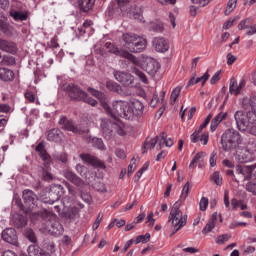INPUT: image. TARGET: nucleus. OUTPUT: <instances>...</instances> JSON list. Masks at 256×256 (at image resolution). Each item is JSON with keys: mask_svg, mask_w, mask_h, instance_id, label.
<instances>
[{"mask_svg": "<svg viewBox=\"0 0 256 256\" xmlns=\"http://www.w3.org/2000/svg\"><path fill=\"white\" fill-rule=\"evenodd\" d=\"M235 7H237V0H229L224 12L225 15H231V12L233 9H235Z\"/></svg>", "mask_w": 256, "mask_h": 256, "instance_id": "nucleus-43", "label": "nucleus"}, {"mask_svg": "<svg viewBox=\"0 0 256 256\" xmlns=\"http://www.w3.org/2000/svg\"><path fill=\"white\" fill-rule=\"evenodd\" d=\"M131 107L133 109V115L134 117H142L143 116V111H145V105L143 102L139 100H134L131 102Z\"/></svg>", "mask_w": 256, "mask_h": 256, "instance_id": "nucleus-24", "label": "nucleus"}, {"mask_svg": "<svg viewBox=\"0 0 256 256\" xmlns=\"http://www.w3.org/2000/svg\"><path fill=\"white\" fill-rule=\"evenodd\" d=\"M15 57L11 56V55H4L0 65H4L6 67H9L11 65H15Z\"/></svg>", "mask_w": 256, "mask_h": 256, "instance_id": "nucleus-36", "label": "nucleus"}, {"mask_svg": "<svg viewBox=\"0 0 256 256\" xmlns=\"http://www.w3.org/2000/svg\"><path fill=\"white\" fill-rule=\"evenodd\" d=\"M106 49H108L109 53H114L115 55H120V57H124V59H128V61H132L134 65H139V59L135 57L133 54L127 51H120L117 47H115L112 43L107 42L105 44Z\"/></svg>", "mask_w": 256, "mask_h": 256, "instance_id": "nucleus-10", "label": "nucleus"}, {"mask_svg": "<svg viewBox=\"0 0 256 256\" xmlns=\"http://www.w3.org/2000/svg\"><path fill=\"white\" fill-rule=\"evenodd\" d=\"M217 217H219V214L217 212H214L208 223L205 225V227L202 230L203 235H207V233H211L213 229H215V223H217Z\"/></svg>", "mask_w": 256, "mask_h": 256, "instance_id": "nucleus-25", "label": "nucleus"}, {"mask_svg": "<svg viewBox=\"0 0 256 256\" xmlns=\"http://www.w3.org/2000/svg\"><path fill=\"white\" fill-rule=\"evenodd\" d=\"M209 79V72H206L203 76L196 78L195 83H201L202 81V86L205 85L207 80Z\"/></svg>", "mask_w": 256, "mask_h": 256, "instance_id": "nucleus-57", "label": "nucleus"}, {"mask_svg": "<svg viewBox=\"0 0 256 256\" xmlns=\"http://www.w3.org/2000/svg\"><path fill=\"white\" fill-rule=\"evenodd\" d=\"M123 17L143 21V9L137 5L131 6V0H116Z\"/></svg>", "mask_w": 256, "mask_h": 256, "instance_id": "nucleus-7", "label": "nucleus"}, {"mask_svg": "<svg viewBox=\"0 0 256 256\" xmlns=\"http://www.w3.org/2000/svg\"><path fill=\"white\" fill-rule=\"evenodd\" d=\"M84 103H88V105H91L92 107H95L97 105V100L89 97V95L86 93V97L82 99Z\"/></svg>", "mask_w": 256, "mask_h": 256, "instance_id": "nucleus-54", "label": "nucleus"}, {"mask_svg": "<svg viewBox=\"0 0 256 256\" xmlns=\"http://www.w3.org/2000/svg\"><path fill=\"white\" fill-rule=\"evenodd\" d=\"M29 256H39L41 254V247L37 244H32L27 249Z\"/></svg>", "mask_w": 256, "mask_h": 256, "instance_id": "nucleus-35", "label": "nucleus"}, {"mask_svg": "<svg viewBox=\"0 0 256 256\" xmlns=\"http://www.w3.org/2000/svg\"><path fill=\"white\" fill-rule=\"evenodd\" d=\"M43 179H44V181H53V174H51L47 170H44L43 171Z\"/></svg>", "mask_w": 256, "mask_h": 256, "instance_id": "nucleus-62", "label": "nucleus"}, {"mask_svg": "<svg viewBox=\"0 0 256 256\" xmlns=\"http://www.w3.org/2000/svg\"><path fill=\"white\" fill-rule=\"evenodd\" d=\"M238 29L239 31H243V29H248L246 31V35H255L256 33V24H253V18H246L244 20H242L239 24H238Z\"/></svg>", "mask_w": 256, "mask_h": 256, "instance_id": "nucleus-15", "label": "nucleus"}, {"mask_svg": "<svg viewBox=\"0 0 256 256\" xmlns=\"http://www.w3.org/2000/svg\"><path fill=\"white\" fill-rule=\"evenodd\" d=\"M226 118H227V112H220L217 116L214 117V119L219 123H221Z\"/></svg>", "mask_w": 256, "mask_h": 256, "instance_id": "nucleus-60", "label": "nucleus"}, {"mask_svg": "<svg viewBox=\"0 0 256 256\" xmlns=\"http://www.w3.org/2000/svg\"><path fill=\"white\" fill-rule=\"evenodd\" d=\"M2 239L6 241V243H10V245H14L17 247L19 242H17V231L14 228H6L2 232Z\"/></svg>", "mask_w": 256, "mask_h": 256, "instance_id": "nucleus-13", "label": "nucleus"}, {"mask_svg": "<svg viewBox=\"0 0 256 256\" xmlns=\"http://www.w3.org/2000/svg\"><path fill=\"white\" fill-rule=\"evenodd\" d=\"M179 95H181V86H177L172 91V94H171L172 105H175V103L177 102V99H179Z\"/></svg>", "mask_w": 256, "mask_h": 256, "instance_id": "nucleus-38", "label": "nucleus"}, {"mask_svg": "<svg viewBox=\"0 0 256 256\" xmlns=\"http://www.w3.org/2000/svg\"><path fill=\"white\" fill-rule=\"evenodd\" d=\"M158 103H163V99H159V95L154 94L150 102V107L155 108Z\"/></svg>", "mask_w": 256, "mask_h": 256, "instance_id": "nucleus-51", "label": "nucleus"}, {"mask_svg": "<svg viewBox=\"0 0 256 256\" xmlns=\"http://www.w3.org/2000/svg\"><path fill=\"white\" fill-rule=\"evenodd\" d=\"M106 87L107 89H109V91H114V93L119 92V90L121 89V86H119L116 82L108 80L106 82Z\"/></svg>", "mask_w": 256, "mask_h": 256, "instance_id": "nucleus-40", "label": "nucleus"}, {"mask_svg": "<svg viewBox=\"0 0 256 256\" xmlns=\"http://www.w3.org/2000/svg\"><path fill=\"white\" fill-rule=\"evenodd\" d=\"M231 238V234H222L216 238V243L218 245H225L227 241Z\"/></svg>", "mask_w": 256, "mask_h": 256, "instance_id": "nucleus-44", "label": "nucleus"}, {"mask_svg": "<svg viewBox=\"0 0 256 256\" xmlns=\"http://www.w3.org/2000/svg\"><path fill=\"white\" fill-rule=\"evenodd\" d=\"M57 161H61V163H67V154L61 153L56 156Z\"/></svg>", "mask_w": 256, "mask_h": 256, "instance_id": "nucleus-64", "label": "nucleus"}, {"mask_svg": "<svg viewBox=\"0 0 256 256\" xmlns=\"http://www.w3.org/2000/svg\"><path fill=\"white\" fill-rule=\"evenodd\" d=\"M0 49L1 51H5V53L15 55V53H17V44L0 38Z\"/></svg>", "mask_w": 256, "mask_h": 256, "instance_id": "nucleus-21", "label": "nucleus"}, {"mask_svg": "<svg viewBox=\"0 0 256 256\" xmlns=\"http://www.w3.org/2000/svg\"><path fill=\"white\" fill-rule=\"evenodd\" d=\"M80 158L84 163L92 165V167H98L99 169H105V163L99 160L97 157L90 154H80Z\"/></svg>", "mask_w": 256, "mask_h": 256, "instance_id": "nucleus-16", "label": "nucleus"}, {"mask_svg": "<svg viewBox=\"0 0 256 256\" xmlns=\"http://www.w3.org/2000/svg\"><path fill=\"white\" fill-rule=\"evenodd\" d=\"M0 31L5 35H9L11 33V26L7 24V22L0 19Z\"/></svg>", "mask_w": 256, "mask_h": 256, "instance_id": "nucleus-45", "label": "nucleus"}, {"mask_svg": "<svg viewBox=\"0 0 256 256\" xmlns=\"http://www.w3.org/2000/svg\"><path fill=\"white\" fill-rule=\"evenodd\" d=\"M221 143L224 151H235L243 143V138L237 130L228 129L223 133Z\"/></svg>", "mask_w": 256, "mask_h": 256, "instance_id": "nucleus-5", "label": "nucleus"}, {"mask_svg": "<svg viewBox=\"0 0 256 256\" xmlns=\"http://www.w3.org/2000/svg\"><path fill=\"white\" fill-rule=\"evenodd\" d=\"M242 109H244L246 113L242 110H238L234 114L237 129L242 133L248 131L250 135L256 137V96H252L250 99L244 98L242 101Z\"/></svg>", "mask_w": 256, "mask_h": 256, "instance_id": "nucleus-2", "label": "nucleus"}, {"mask_svg": "<svg viewBox=\"0 0 256 256\" xmlns=\"http://www.w3.org/2000/svg\"><path fill=\"white\" fill-rule=\"evenodd\" d=\"M209 206V199L207 197H202L200 200V211H207Z\"/></svg>", "mask_w": 256, "mask_h": 256, "instance_id": "nucleus-52", "label": "nucleus"}, {"mask_svg": "<svg viewBox=\"0 0 256 256\" xmlns=\"http://www.w3.org/2000/svg\"><path fill=\"white\" fill-rule=\"evenodd\" d=\"M114 77L116 81H119V83H122L124 87H131L134 81L133 75L125 71L114 72Z\"/></svg>", "mask_w": 256, "mask_h": 256, "instance_id": "nucleus-11", "label": "nucleus"}, {"mask_svg": "<svg viewBox=\"0 0 256 256\" xmlns=\"http://www.w3.org/2000/svg\"><path fill=\"white\" fill-rule=\"evenodd\" d=\"M14 225L18 229H23L27 225V217L23 215H18L14 220Z\"/></svg>", "mask_w": 256, "mask_h": 256, "instance_id": "nucleus-32", "label": "nucleus"}, {"mask_svg": "<svg viewBox=\"0 0 256 256\" xmlns=\"http://www.w3.org/2000/svg\"><path fill=\"white\" fill-rule=\"evenodd\" d=\"M133 73H135L137 75V77H139V79L142 81V83H146V84L149 83L147 76L141 70L134 68Z\"/></svg>", "mask_w": 256, "mask_h": 256, "instance_id": "nucleus-46", "label": "nucleus"}, {"mask_svg": "<svg viewBox=\"0 0 256 256\" xmlns=\"http://www.w3.org/2000/svg\"><path fill=\"white\" fill-rule=\"evenodd\" d=\"M88 93L93 95V97H96V99H99L103 109L109 116L112 117L113 120L108 122V125H111L112 129H114L118 135L125 137V135H127V126H125L119 117L128 121L133 119V106H131V104L127 101L117 100L113 102L111 108L109 104L103 100L105 99V94H103V92L95 90L94 88H88Z\"/></svg>", "mask_w": 256, "mask_h": 256, "instance_id": "nucleus-1", "label": "nucleus"}, {"mask_svg": "<svg viewBox=\"0 0 256 256\" xmlns=\"http://www.w3.org/2000/svg\"><path fill=\"white\" fill-rule=\"evenodd\" d=\"M9 15L14 19L17 23L27 21L29 19V13L23 12L21 10H17L15 8H11L9 10Z\"/></svg>", "mask_w": 256, "mask_h": 256, "instance_id": "nucleus-22", "label": "nucleus"}, {"mask_svg": "<svg viewBox=\"0 0 256 256\" xmlns=\"http://www.w3.org/2000/svg\"><path fill=\"white\" fill-rule=\"evenodd\" d=\"M210 181H213V183H215V185H217L218 187H221L223 185V178L221 177V174L217 171L210 176Z\"/></svg>", "mask_w": 256, "mask_h": 256, "instance_id": "nucleus-37", "label": "nucleus"}, {"mask_svg": "<svg viewBox=\"0 0 256 256\" xmlns=\"http://www.w3.org/2000/svg\"><path fill=\"white\" fill-rule=\"evenodd\" d=\"M236 173L237 175H241L242 179L245 181V179H249V169L241 166V165H237L236 167Z\"/></svg>", "mask_w": 256, "mask_h": 256, "instance_id": "nucleus-34", "label": "nucleus"}, {"mask_svg": "<svg viewBox=\"0 0 256 256\" xmlns=\"http://www.w3.org/2000/svg\"><path fill=\"white\" fill-rule=\"evenodd\" d=\"M59 125H61L62 129H65L66 131H71L72 133H81L79 126L75 125L73 121L68 120L65 116L60 117Z\"/></svg>", "mask_w": 256, "mask_h": 256, "instance_id": "nucleus-17", "label": "nucleus"}, {"mask_svg": "<svg viewBox=\"0 0 256 256\" xmlns=\"http://www.w3.org/2000/svg\"><path fill=\"white\" fill-rule=\"evenodd\" d=\"M152 46L158 53H167L169 51V42L164 37L153 38Z\"/></svg>", "mask_w": 256, "mask_h": 256, "instance_id": "nucleus-12", "label": "nucleus"}, {"mask_svg": "<svg viewBox=\"0 0 256 256\" xmlns=\"http://www.w3.org/2000/svg\"><path fill=\"white\" fill-rule=\"evenodd\" d=\"M26 238L28 241H31V243H37V237L35 236V232L31 229L26 230Z\"/></svg>", "mask_w": 256, "mask_h": 256, "instance_id": "nucleus-48", "label": "nucleus"}, {"mask_svg": "<svg viewBox=\"0 0 256 256\" xmlns=\"http://www.w3.org/2000/svg\"><path fill=\"white\" fill-rule=\"evenodd\" d=\"M234 158L237 163H251V161H255V152L245 147H238Z\"/></svg>", "mask_w": 256, "mask_h": 256, "instance_id": "nucleus-9", "label": "nucleus"}, {"mask_svg": "<svg viewBox=\"0 0 256 256\" xmlns=\"http://www.w3.org/2000/svg\"><path fill=\"white\" fill-rule=\"evenodd\" d=\"M221 80V70L217 71L210 79L211 85H215L217 81Z\"/></svg>", "mask_w": 256, "mask_h": 256, "instance_id": "nucleus-55", "label": "nucleus"}, {"mask_svg": "<svg viewBox=\"0 0 256 256\" xmlns=\"http://www.w3.org/2000/svg\"><path fill=\"white\" fill-rule=\"evenodd\" d=\"M180 207L181 200H178L173 204L170 211L169 221H171L174 227L172 231L173 235L187 224V216H183V211H181Z\"/></svg>", "mask_w": 256, "mask_h": 256, "instance_id": "nucleus-6", "label": "nucleus"}, {"mask_svg": "<svg viewBox=\"0 0 256 256\" xmlns=\"http://www.w3.org/2000/svg\"><path fill=\"white\" fill-rule=\"evenodd\" d=\"M24 95L27 101H29L30 103H35V94H33V92H26Z\"/></svg>", "mask_w": 256, "mask_h": 256, "instance_id": "nucleus-61", "label": "nucleus"}, {"mask_svg": "<svg viewBox=\"0 0 256 256\" xmlns=\"http://www.w3.org/2000/svg\"><path fill=\"white\" fill-rule=\"evenodd\" d=\"M101 221H103V213H99L94 224H93V230L97 231L99 229V225H101Z\"/></svg>", "mask_w": 256, "mask_h": 256, "instance_id": "nucleus-53", "label": "nucleus"}, {"mask_svg": "<svg viewBox=\"0 0 256 256\" xmlns=\"http://www.w3.org/2000/svg\"><path fill=\"white\" fill-rule=\"evenodd\" d=\"M151 239V234L146 233L145 235H139L136 237L135 243L139 245V243H149Z\"/></svg>", "mask_w": 256, "mask_h": 256, "instance_id": "nucleus-42", "label": "nucleus"}, {"mask_svg": "<svg viewBox=\"0 0 256 256\" xmlns=\"http://www.w3.org/2000/svg\"><path fill=\"white\" fill-rule=\"evenodd\" d=\"M205 159V154L204 152H198L193 159L191 160L189 164L190 169H195L196 165L198 164V167H201V163H203Z\"/></svg>", "mask_w": 256, "mask_h": 256, "instance_id": "nucleus-28", "label": "nucleus"}, {"mask_svg": "<svg viewBox=\"0 0 256 256\" xmlns=\"http://www.w3.org/2000/svg\"><path fill=\"white\" fill-rule=\"evenodd\" d=\"M60 133H61V130H59V129L49 130L48 134H47L48 141H54V142L59 141V139H61V137L59 136Z\"/></svg>", "mask_w": 256, "mask_h": 256, "instance_id": "nucleus-31", "label": "nucleus"}, {"mask_svg": "<svg viewBox=\"0 0 256 256\" xmlns=\"http://www.w3.org/2000/svg\"><path fill=\"white\" fill-rule=\"evenodd\" d=\"M121 45L129 53H142L147 49V39L134 33L122 34Z\"/></svg>", "mask_w": 256, "mask_h": 256, "instance_id": "nucleus-4", "label": "nucleus"}, {"mask_svg": "<svg viewBox=\"0 0 256 256\" xmlns=\"http://www.w3.org/2000/svg\"><path fill=\"white\" fill-rule=\"evenodd\" d=\"M59 199H61V194L59 193V191L55 190V188H52L49 192V200L45 201V203L53 205V203L59 201Z\"/></svg>", "mask_w": 256, "mask_h": 256, "instance_id": "nucleus-30", "label": "nucleus"}, {"mask_svg": "<svg viewBox=\"0 0 256 256\" xmlns=\"http://www.w3.org/2000/svg\"><path fill=\"white\" fill-rule=\"evenodd\" d=\"M245 85H247V82L245 79H242L239 84L237 83V79L231 78L230 79V85H229V92L231 95H241V92L243 89H245Z\"/></svg>", "mask_w": 256, "mask_h": 256, "instance_id": "nucleus-14", "label": "nucleus"}, {"mask_svg": "<svg viewBox=\"0 0 256 256\" xmlns=\"http://www.w3.org/2000/svg\"><path fill=\"white\" fill-rule=\"evenodd\" d=\"M32 221H41L42 229L50 235H61L63 233V225L59 222V219L55 215H51L47 210L40 211L38 213H32L30 215Z\"/></svg>", "mask_w": 256, "mask_h": 256, "instance_id": "nucleus-3", "label": "nucleus"}, {"mask_svg": "<svg viewBox=\"0 0 256 256\" xmlns=\"http://www.w3.org/2000/svg\"><path fill=\"white\" fill-rule=\"evenodd\" d=\"M78 5L80 7V11L87 13L93 9V5H95V0H79Z\"/></svg>", "mask_w": 256, "mask_h": 256, "instance_id": "nucleus-29", "label": "nucleus"}, {"mask_svg": "<svg viewBox=\"0 0 256 256\" xmlns=\"http://www.w3.org/2000/svg\"><path fill=\"white\" fill-rule=\"evenodd\" d=\"M36 153H38L40 159L46 163V165H49L51 163V155L47 153V150H45V144L43 142H40L36 148H35Z\"/></svg>", "mask_w": 256, "mask_h": 256, "instance_id": "nucleus-20", "label": "nucleus"}, {"mask_svg": "<svg viewBox=\"0 0 256 256\" xmlns=\"http://www.w3.org/2000/svg\"><path fill=\"white\" fill-rule=\"evenodd\" d=\"M157 143V149L161 150L163 147H173L175 145V141H173V138H167V133L162 132L159 136H156Z\"/></svg>", "mask_w": 256, "mask_h": 256, "instance_id": "nucleus-18", "label": "nucleus"}, {"mask_svg": "<svg viewBox=\"0 0 256 256\" xmlns=\"http://www.w3.org/2000/svg\"><path fill=\"white\" fill-rule=\"evenodd\" d=\"M91 25H93V21L86 20L83 23V26L79 28V32L81 33V35H85V33H89V29H91Z\"/></svg>", "mask_w": 256, "mask_h": 256, "instance_id": "nucleus-41", "label": "nucleus"}, {"mask_svg": "<svg viewBox=\"0 0 256 256\" xmlns=\"http://www.w3.org/2000/svg\"><path fill=\"white\" fill-rule=\"evenodd\" d=\"M22 199L25 205L31 208V205H35V201H37V194L32 190L26 189L23 191Z\"/></svg>", "mask_w": 256, "mask_h": 256, "instance_id": "nucleus-19", "label": "nucleus"}, {"mask_svg": "<svg viewBox=\"0 0 256 256\" xmlns=\"http://www.w3.org/2000/svg\"><path fill=\"white\" fill-rule=\"evenodd\" d=\"M76 171L83 177V175H85V173H87V168L81 164H77Z\"/></svg>", "mask_w": 256, "mask_h": 256, "instance_id": "nucleus-59", "label": "nucleus"}, {"mask_svg": "<svg viewBox=\"0 0 256 256\" xmlns=\"http://www.w3.org/2000/svg\"><path fill=\"white\" fill-rule=\"evenodd\" d=\"M92 143L96 149H100L103 151L105 149V144L103 143V140L100 138H93Z\"/></svg>", "mask_w": 256, "mask_h": 256, "instance_id": "nucleus-47", "label": "nucleus"}, {"mask_svg": "<svg viewBox=\"0 0 256 256\" xmlns=\"http://www.w3.org/2000/svg\"><path fill=\"white\" fill-rule=\"evenodd\" d=\"M15 73L13 70L8 68H0V79L1 81H13Z\"/></svg>", "mask_w": 256, "mask_h": 256, "instance_id": "nucleus-27", "label": "nucleus"}, {"mask_svg": "<svg viewBox=\"0 0 256 256\" xmlns=\"http://www.w3.org/2000/svg\"><path fill=\"white\" fill-rule=\"evenodd\" d=\"M246 190L249 191V193L256 195V184L253 182H248L246 185Z\"/></svg>", "mask_w": 256, "mask_h": 256, "instance_id": "nucleus-58", "label": "nucleus"}, {"mask_svg": "<svg viewBox=\"0 0 256 256\" xmlns=\"http://www.w3.org/2000/svg\"><path fill=\"white\" fill-rule=\"evenodd\" d=\"M63 176L65 179L70 181V183H73V185H76L77 187H80V185H83V180L77 176L73 171L71 170H66L63 173Z\"/></svg>", "mask_w": 256, "mask_h": 256, "instance_id": "nucleus-23", "label": "nucleus"}, {"mask_svg": "<svg viewBox=\"0 0 256 256\" xmlns=\"http://www.w3.org/2000/svg\"><path fill=\"white\" fill-rule=\"evenodd\" d=\"M65 215L67 219H70V220L77 219V217H79V208H77L76 206L71 207L68 209Z\"/></svg>", "mask_w": 256, "mask_h": 256, "instance_id": "nucleus-33", "label": "nucleus"}, {"mask_svg": "<svg viewBox=\"0 0 256 256\" xmlns=\"http://www.w3.org/2000/svg\"><path fill=\"white\" fill-rule=\"evenodd\" d=\"M189 191H190V189H189V182H187L184 185V187L182 189V193L180 195V199H182V201H185V199H187V197H189Z\"/></svg>", "mask_w": 256, "mask_h": 256, "instance_id": "nucleus-50", "label": "nucleus"}, {"mask_svg": "<svg viewBox=\"0 0 256 256\" xmlns=\"http://www.w3.org/2000/svg\"><path fill=\"white\" fill-rule=\"evenodd\" d=\"M194 5H199L200 7H205V5H209L211 0H190Z\"/></svg>", "mask_w": 256, "mask_h": 256, "instance_id": "nucleus-56", "label": "nucleus"}, {"mask_svg": "<svg viewBox=\"0 0 256 256\" xmlns=\"http://www.w3.org/2000/svg\"><path fill=\"white\" fill-rule=\"evenodd\" d=\"M115 155L116 157H118V159H125V157H127V155L125 154V151L121 149H116Z\"/></svg>", "mask_w": 256, "mask_h": 256, "instance_id": "nucleus-63", "label": "nucleus"}, {"mask_svg": "<svg viewBox=\"0 0 256 256\" xmlns=\"http://www.w3.org/2000/svg\"><path fill=\"white\" fill-rule=\"evenodd\" d=\"M150 29L154 33H163V31L165 30V28L163 27V23L161 22L152 23L150 25Z\"/></svg>", "mask_w": 256, "mask_h": 256, "instance_id": "nucleus-39", "label": "nucleus"}, {"mask_svg": "<svg viewBox=\"0 0 256 256\" xmlns=\"http://www.w3.org/2000/svg\"><path fill=\"white\" fill-rule=\"evenodd\" d=\"M161 69V64L157 62L155 59H150L146 63V72H148L149 75H155L157 71Z\"/></svg>", "mask_w": 256, "mask_h": 256, "instance_id": "nucleus-26", "label": "nucleus"}, {"mask_svg": "<svg viewBox=\"0 0 256 256\" xmlns=\"http://www.w3.org/2000/svg\"><path fill=\"white\" fill-rule=\"evenodd\" d=\"M155 145H157V139H147L145 144H144V149H154Z\"/></svg>", "mask_w": 256, "mask_h": 256, "instance_id": "nucleus-49", "label": "nucleus"}, {"mask_svg": "<svg viewBox=\"0 0 256 256\" xmlns=\"http://www.w3.org/2000/svg\"><path fill=\"white\" fill-rule=\"evenodd\" d=\"M63 91L68 93L71 101H83L87 97V92H85L81 87L73 83H65L62 86Z\"/></svg>", "mask_w": 256, "mask_h": 256, "instance_id": "nucleus-8", "label": "nucleus"}]
</instances>
